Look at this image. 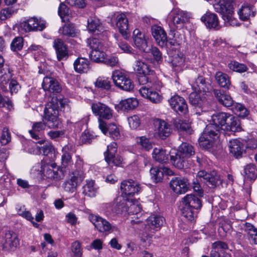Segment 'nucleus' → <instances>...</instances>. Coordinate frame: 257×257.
Returning a JSON list of instances; mask_svg holds the SVG:
<instances>
[{"instance_id": "obj_56", "label": "nucleus", "mask_w": 257, "mask_h": 257, "mask_svg": "<svg viewBox=\"0 0 257 257\" xmlns=\"http://www.w3.org/2000/svg\"><path fill=\"white\" fill-rule=\"evenodd\" d=\"M132 201V200H131ZM132 203V202H131ZM130 206H127V211L129 214H137L141 211L142 207L140 204L135 201L132 203H130Z\"/></svg>"}, {"instance_id": "obj_54", "label": "nucleus", "mask_w": 257, "mask_h": 257, "mask_svg": "<svg viewBox=\"0 0 257 257\" xmlns=\"http://www.w3.org/2000/svg\"><path fill=\"white\" fill-rule=\"evenodd\" d=\"M23 47V38L21 37L15 38L11 44V49L13 51L21 50Z\"/></svg>"}, {"instance_id": "obj_45", "label": "nucleus", "mask_w": 257, "mask_h": 257, "mask_svg": "<svg viewBox=\"0 0 257 257\" xmlns=\"http://www.w3.org/2000/svg\"><path fill=\"white\" fill-rule=\"evenodd\" d=\"M105 160L110 167H120L123 163L122 158L119 155L106 156Z\"/></svg>"}, {"instance_id": "obj_15", "label": "nucleus", "mask_w": 257, "mask_h": 257, "mask_svg": "<svg viewBox=\"0 0 257 257\" xmlns=\"http://www.w3.org/2000/svg\"><path fill=\"white\" fill-rule=\"evenodd\" d=\"M90 220L99 232L105 233L111 232L112 226L105 219L99 216L92 215L90 217Z\"/></svg>"}, {"instance_id": "obj_55", "label": "nucleus", "mask_w": 257, "mask_h": 257, "mask_svg": "<svg viewBox=\"0 0 257 257\" xmlns=\"http://www.w3.org/2000/svg\"><path fill=\"white\" fill-rule=\"evenodd\" d=\"M103 63L112 67H118L120 65L118 57L113 55L105 57Z\"/></svg>"}, {"instance_id": "obj_23", "label": "nucleus", "mask_w": 257, "mask_h": 257, "mask_svg": "<svg viewBox=\"0 0 257 257\" xmlns=\"http://www.w3.org/2000/svg\"><path fill=\"white\" fill-rule=\"evenodd\" d=\"M42 87L44 90L50 92L59 93L61 90V87L58 81L51 77L44 78Z\"/></svg>"}, {"instance_id": "obj_3", "label": "nucleus", "mask_w": 257, "mask_h": 257, "mask_svg": "<svg viewBox=\"0 0 257 257\" xmlns=\"http://www.w3.org/2000/svg\"><path fill=\"white\" fill-rule=\"evenodd\" d=\"M111 77L115 85L119 89L129 92L133 90L134 84L125 73L115 70L112 72Z\"/></svg>"}, {"instance_id": "obj_20", "label": "nucleus", "mask_w": 257, "mask_h": 257, "mask_svg": "<svg viewBox=\"0 0 257 257\" xmlns=\"http://www.w3.org/2000/svg\"><path fill=\"white\" fill-rule=\"evenodd\" d=\"M139 92L143 97L149 99L153 103H160L162 100V96L158 92L146 86H142L139 89Z\"/></svg>"}, {"instance_id": "obj_34", "label": "nucleus", "mask_w": 257, "mask_h": 257, "mask_svg": "<svg viewBox=\"0 0 257 257\" xmlns=\"http://www.w3.org/2000/svg\"><path fill=\"white\" fill-rule=\"evenodd\" d=\"M134 70L141 75H152L153 73V71L150 69L149 66L140 60L135 61Z\"/></svg>"}, {"instance_id": "obj_1", "label": "nucleus", "mask_w": 257, "mask_h": 257, "mask_svg": "<svg viewBox=\"0 0 257 257\" xmlns=\"http://www.w3.org/2000/svg\"><path fill=\"white\" fill-rule=\"evenodd\" d=\"M213 123L207 125L198 141L201 147L207 149L210 148L213 142L219 138L221 135L225 136V132L222 128L225 124V113H218L211 116Z\"/></svg>"}, {"instance_id": "obj_64", "label": "nucleus", "mask_w": 257, "mask_h": 257, "mask_svg": "<svg viewBox=\"0 0 257 257\" xmlns=\"http://www.w3.org/2000/svg\"><path fill=\"white\" fill-rule=\"evenodd\" d=\"M212 248L217 250L218 252L222 254L224 257L225 254V243L222 241H218L212 244Z\"/></svg>"}, {"instance_id": "obj_17", "label": "nucleus", "mask_w": 257, "mask_h": 257, "mask_svg": "<svg viewBox=\"0 0 257 257\" xmlns=\"http://www.w3.org/2000/svg\"><path fill=\"white\" fill-rule=\"evenodd\" d=\"M165 222L164 218L160 215L153 214L147 219V224L145 225L146 229L154 233L159 230Z\"/></svg>"}, {"instance_id": "obj_25", "label": "nucleus", "mask_w": 257, "mask_h": 257, "mask_svg": "<svg viewBox=\"0 0 257 257\" xmlns=\"http://www.w3.org/2000/svg\"><path fill=\"white\" fill-rule=\"evenodd\" d=\"M133 40L135 46L140 50L147 52V42L145 35L140 30L135 29L133 32Z\"/></svg>"}, {"instance_id": "obj_48", "label": "nucleus", "mask_w": 257, "mask_h": 257, "mask_svg": "<svg viewBox=\"0 0 257 257\" xmlns=\"http://www.w3.org/2000/svg\"><path fill=\"white\" fill-rule=\"evenodd\" d=\"M138 145L141 147L142 149L149 151L152 148V145L150 140L145 136L137 137L136 139Z\"/></svg>"}, {"instance_id": "obj_33", "label": "nucleus", "mask_w": 257, "mask_h": 257, "mask_svg": "<svg viewBox=\"0 0 257 257\" xmlns=\"http://www.w3.org/2000/svg\"><path fill=\"white\" fill-rule=\"evenodd\" d=\"M73 65L74 70L78 73H86L89 69V62L84 58H78Z\"/></svg>"}, {"instance_id": "obj_47", "label": "nucleus", "mask_w": 257, "mask_h": 257, "mask_svg": "<svg viewBox=\"0 0 257 257\" xmlns=\"http://www.w3.org/2000/svg\"><path fill=\"white\" fill-rule=\"evenodd\" d=\"M189 102L192 105L198 107H202L203 99L199 93L196 92H191L189 95Z\"/></svg>"}, {"instance_id": "obj_42", "label": "nucleus", "mask_w": 257, "mask_h": 257, "mask_svg": "<svg viewBox=\"0 0 257 257\" xmlns=\"http://www.w3.org/2000/svg\"><path fill=\"white\" fill-rule=\"evenodd\" d=\"M59 33L63 35L74 37L76 35L77 31L72 24H65L59 29Z\"/></svg>"}, {"instance_id": "obj_46", "label": "nucleus", "mask_w": 257, "mask_h": 257, "mask_svg": "<svg viewBox=\"0 0 257 257\" xmlns=\"http://www.w3.org/2000/svg\"><path fill=\"white\" fill-rule=\"evenodd\" d=\"M238 14L240 19L243 21L248 20L251 14H252V17L254 16L252 7L247 5H243L238 11Z\"/></svg>"}, {"instance_id": "obj_44", "label": "nucleus", "mask_w": 257, "mask_h": 257, "mask_svg": "<svg viewBox=\"0 0 257 257\" xmlns=\"http://www.w3.org/2000/svg\"><path fill=\"white\" fill-rule=\"evenodd\" d=\"M151 178L153 182L157 183L160 182L163 178V170L162 168L152 167L150 170Z\"/></svg>"}, {"instance_id": "obj_57", "label": "nucleus", "mask_w": 257, "mask_h": 257, "mask_svg": "<svg viewBox=\"0 0 257 257\" xmlns=\"http://www.w3.org/2000/svg\"><path fill=\"white\" fill-rule=\"evenodd\" d=\"M174 125L176 128L181 131H189L190 125L186 121L181 119H176L174 121Z\"/></svg>"}, {"instance_id": "obj_62", "label": "nucleus", "mask_w": 257, "mask_h": 257, "mask_svg": "<svg viewBox=\"0 0 257 257\" xmlns=\"http://www.w3.org/2000/svg\"><path fill=\"white\" fill-rule=\"evenodd\" d=\"M28 152L33 155H38L41 153V148L33 142H29Z\"/></svg>"}, {"instance_id": "obj_8", "label": "nucleus", "mask_w": 257, "mask_h": 257, "mask_svg": "<svg viewBox=\"0 0 257 257\" xmlns=\"http://www.w3.org/2000/svg\"><path fill=\"white\" fill-rule=\"evenodd\" d=\"M20 26L25 32L42 31L46 28V22L41 19L33 17L23 22Z\"/></svg>"}, {"instance_id": "obj_51", "label": "nucleus", "mask_w": 257, "mask_h": 257, "mask_svg": "<svg viewBox=\"0 0 257 257\" xmlns=\"http://www.w3.org/2000/svg\"><path fill=\"white\" fill-rule=\"evenodd\" d=\"M87 45L90 47L92 50L97 49H102L103 46L100 40L96 38H90L87 39Z\"/></svg>"}, {"instance_id": "obj_63", "label": "nucleus", "mask_w": 257, "mask_h": 257, "mask_svg": "<svg viewBox=\"0 0 257 257\" xmlns=\"http://www.w3.org/2000/svg\"><path fill=\"white\" fill-rule=\"evenodd\" d=\"M130 126L133 129H136L140 124V120L138 116L133 115L127 119Z\"/></svg>"}, {"instance_id": "obj_9", "label": "nucleus", "mask_w": 257, "mask_h": 257, "mask_svg": "<svg viewBox=\"0 0 257 257\" xmlns=\"http://www.w3.org/2000/svg\"><path fill=\"white\" fill-rule=\"evenodd\" d=\"M189 181L185 177H175L170 182V188L177 194L186 193L189 189Z\"/></svg>"}, {"instance_id": "obj_18", "label": "nucleus", "mask_w": 257, "mask_h": 257, "mask_svg": "<svg viewBox=\"0 0 257 257\" xmlns=\"http://www.w3.org/2000/svg\"><path fill=\"white\" fill-rule=\"evenodd\" d=\"M170 57L171 58V63L174 71L179 72L183 70V67L185 65V59L183 54L178 50L170 51L169 53Z\"/></svg>"}, {"instance_id": "obj_35", "label": "nucleus", "mask_w": 257, "mask_h": 257, "mask_svg": "<svg viewBox=\"0 0 257 257\" xmlns=\"http://www.w3.org/2000/svg\"><path fill=\"white\" fill-rule=\"evenodd\" d=\"M98 188L93 180H88L83 187V193L89 197H94L97 192Z\"/></svg>"}, {"instance_id": "obj_37", "label": "nucleus", "mask_w": 257, "mask_h": 257, "mask_svg": "<svg viewBox=\"0 0 257 257\" xmlns=\"http://www.w3.org/2000/svg\"><path fill=\"white\" fill-rule=\"evenodd\" d=\"M138 100L135 98H128L122 100L119 103L120 108L123 111L132 110L138 105Z\"/></svg>"}, {"instance_id": "obj_61", "label": "nucleus", "mask_w": 257, "mask_h": 257, "mask_svg": "<svg viewBox=\"0 0 257 257\" xmlns=\"http://www.w3.org/2000/svg\"><path fill=\"white\" fill-rule=\"evenodd\" d=\"M71 250L75 257H81L82 250L79 241H75L72 243Z\"/></svg>"}, {"instance_id": "obj_14", "label": "nucleus", "mask_w": 257, "mask_h": 257, "mask_svg": "<svg viewBox=\"0 0 257 257\" xmlns=\"http://www.w3.org/2000/svg\"><path fill=\"white\" fill-rule=\"evenodd\" d=\"M169 104L175 111L183 114L188 112V105L185 99L178 95H174L169 100Z\"/></svg>"}, {"instance_id": "obj_40", "label": "nucleus", "mask_w": 257, "mask_h": 257, "mask_svg": "<svg viewBox=\"0 0 257 257\" xmlns=\"http://www.w3.org/2000/svg\"><path fill=\"white\" fill-rule=\"evenodd\" d=\"M153 158L160 163H165L168 160V155L165 150L162 149L155 148L152 153Z\"/></svg>"}, {"instance_id": "obj_10", "label": "nucleus", "mask_w": 257, "mask_h": 257, "mask_svg": "<svg viewBox=\"0 0 257 257\" xmlns=\"http://www.w3.org/2000/svg\"><path fill=\"white\" fill-rule=\"evenodd\" d=\"M197 177L207 186L212 188H214L220 181L219 175L214 171L210 173L200 171L197 174Z\"/></svg>"}, {"instance_id": "obj_60", "label": "nucleus", "mask_w": 257, "mask_h": 257, "mask_svg": "<svg viewBox=\"0 0 257 257\" xmlns=\"http://www.w3.org/2000/svg\"><path fill=\"white\" fill-rule=\"evenodd\" d=\"M66 146L63 148V154L61 157L62 165L65 168L71 163V156L69 153L66 151Z\"/></svg>"}, {"instance_id": "obj_29", "label": "nucleus", "mask_w": 257, "mask_h": 257, "mask_svg": "<svg viewBox=\"0 0 257 257\" xmlns=\"http://www.w3.org/2000/svg\"><path fill=\"white\" fill-rule=\"evenodd\" d=\"M241 130L239 120L235 117L226 112V131L233 132H240Z\"/></svg>"}, {"instance_id": "obj_26", "label": "nucleus", "mask_w": 257, "mask_h": 257, "mask_svg": "<svg viewBox=\"0 0 257 257\" xmlns=\"http://www.w3.org/2000/svg\"><path fill=\"white\" fill-rule=\"evenodd\" d=\"M201 20L208 28L217 30L219 28L218 18L213 13L209 12H206L201 17Z\"/></svg>"}, {"instance_id": "obj_39", "label": "nucleus", "mask_w": 257, "mask_h": 257, "mask_svg": "<svg viewBox=\"0 0 257 257\" xmlns=\"http://www.w3.org/2000/svg\"><path fill=\"white\" fill-rule=\"evenodd\" d=\"M182 216L187 220L193 222L197 217L198 210L183 205L181 209Z\"/></svg>"}, {"instance_id": "obj_43", "label": "nucleus", "mask_w": 257, "mask_h": 257, "mask_svg": "<svg viewBox=\"0 0 257 257\" xmlns=\"http://www.w3.org/2000/svg\"><path fill=\"white\" fill-rule=\"evenodd\" d=\"M90 58L92 61L97 63H103L106 57L105 53L103 52V48L91 50L90 55Z\"/></svg>"}, {"instance_id": "obj_22", "label": "nucleus", "mask_w": 257, "mask_h": 257, "mask_svg": "<svg viewBox=\"0 0 257 257\" xmlns=\"http://www.w3.org/2000/svg\"><path fill=\"white\" fill-rule=\"evenodd\" d=\"M131 202L130 199H126L122 196H118L112 203L111 210L116 214L127 211L128 203H131Z\"/></svg>"}, {"instance_id": "obj_16", "label": "nucleus", "mask_w": 257, "mask_h": 257, "mask_svg": "<svg viewBox=\"0 0 257 257\" xmlns=\"http://www.w3.org/2000/svg\"><path fill=\"white\" fill-rule=\"evenodd\" d=\"M91 109L93 113L100 118L109 119L112 116V110L106 105L100 102L93 103Z\"/></svg>"}, {"instance_id": "obj_53", "label": "nucleus", "mask_w": 257, "mask_h": 257, "mask_svg": "<svg viewBox=\"0 0 257 257\" xmlns=\"http://www.w3.org/2000/svg\"><path fill=\"white\" fill-rule=\"evenodd\" d=\"M107 135L113 140H117L119 137V132L116 125L114 123L109 124L107 128Z\"/></svg>"}, {"instance_id": "obj_50", "label": "nucleus", "mask_w": 257, "mask_h": 257, "mask_svg": "<svg viewBox=\"0 0 257 257\" xmlns=\"http://www.w3.org/2000/svg\"><path fill=\"white\" fill-rule=\"evenodd\" d=\"M95 85L98 88L108 90L111 87L110 81L108 78L99 77L96 82Z\"/></svg>"}, {"instance_id": "obj_2", "label": "nucleus", "mask_w": 257, "mask_h": 257, "mask_svg": "<svg viewBox=\"0 0 257 257\" xmlns=\"http://www.w3.org/2000/svg\"><path fill=\"white\" fill-rule=\"evenodd\" d=\"M58 104L57 99L53 98L48 102L44 110V122H37L33 124L32 130L29 131L31 137L36 140L39 139L37 133L44 130L46 126L49 128H59L61 125V121L58 118Z\"/></svg>"}, {"instance_id": "obj_31", "label": "nucleus", "mask_w": 257, "mask_h": 257, "mask_svg": "<svg viewBox=\"0 0 257 257\" xmlns=\"http://www.w3.org/2000/svg\"><path fill=\"white\" fill-rule=\"evenodd\" d=\"M229 150L236 158L240 157L244 151L243 145L238 140H231L229 142Z\"/></svg>"}, {"instance_id": "obj_38", "label": "nucleus", "mask_w": 257, "mask_h": 257, "mask_svg": "<svg viewBox=\"0 0 257 257\" xmlns=\"http://www.w3.org/2000/svg\"><path fill=\"white\" fill-rule=\"evenodd\" d=\"M0 75V88L4 92L7 91V87L6 85H7L10 79L11 78L12 74L7 68H5L3 70V73Z\"/></svg>"}, {"instance_id": "obj_12", "label": "nucleus", "mask_w": 257, "mask_h": 257, "mask_svg": "<svg viewBox=\"0 0 257 257\" xmlns=\"http://www.w3.org/2000/svg\"><path fill=\"white\" fill-rule=\"evenodd\" d=\"M83 178V175L81 172H74L71 178L63 183L62 187L65 191L73 193L76 190L78 184Z\"/></svg>"}, {"instance_id": "obj_24", "label": "nucleus", "mask_w": 257, "mask_h": 257, "mask_svg": "<svg viewBox=\"0 0 257 257\" xmlns=\"http://www.w3.org/2000/svg\"><path fill=\"white\" fill-rule=\"evenodd\" d=\"M53 47L55 49L57 59L59 61L68 58V53L66 45L61 39H56L54 40L53 41Z\"/></svg>"}, {"instance_id": "obj_52", "label": "nucleus", "mask_w": 257, "mask_h": 257, "mask_svg": "<svg viewBox=\"0 0 257 257\" xmlns=\"http://www.w3.org/2000/svg\"><path fill=\"white\" fill-rule=\"evenodd\" d=\"M213 5L215 11L222 16L223 19H225V0H215Z\"/></svg>"}, {"instance_id": "obj_49", "label": "nucleus", "mask_w": 257, "mask_h": 257, "mask_svg": "<svg viewBox=\"0 0 257 257\" xmlns=\"http://www.w3.org/2000/svg\"><path fill=\"white\" fill-rule=\"evenodd\" d=\"M228 66L230 69L238 73L246 72L248 69L246 65L236 61H231Z\"/></svg>"}, {"instance_id": "obj_36", "label": "nucleus", "mask_w": 257, "mask_h": 257, "mask_svg": "<svg viewBox=\"0 0 257 257\" xmlns=\"http://www.w3.org/2000/svg\"><path fill=\"white\" fill-rule=\"evenodd\" d=\"M188 159L194 155L195 151L193 147L187 143H183L176 151Z\"/></svg>"}, {"instance_id": "obj_21", "label": "nucleus", "mask_w": 257, "mask_h": 257, "mask_svg": "<svg viewBox=\"0 0 257 257\" xmlns=\"http://www.w3.org/2000/svg\"><path fill=\"white\" fill-rule=\"evenodd\" d=\"M156 131L159 137L164 140L168 137L172 132L170 124L165 121L161 119H157L155 121Z\"/></svg>"}, {"instance_id": "obj_11", "label": "nucleus", "mask_w": 257, "mask_h": 257, "mask_svg": "<svg viewBox=\"0 0 257 257\" xmlns=\"http://www.w3.org/2000/svg\"><path fill=\"white\" fill-rule=\"evenodd\" d=\"M120 189L122 193L127 196H133L141 191V184L133 180H124L122 182Z\"/></svg>"}, {"instance_id": "obj_4", "label": "nucleus", "mask_w": 257, "mask_h": 257, "mask_svg": "<svg viewBox=\"0 0 257 257\" xmlns=\"http://www.w3.org/2000/svg\"><path fill=\"white\" fill-rule=\"evenodd\" d=\"M19 244L17 234L11 230L5 231L4 235L0 238V245L2 246L3 250L6 251L15 250Z\"/></svg>"}, {"instance_id": "obj_19", "label": "nucleus", "mask_w": 257, "mask_h": 257, "mask_svg": "<svg viewBox=\"0 0 257 257\" xmlns=\"http://www.w3.org/2000/svg\"><path fill=\"white\" fill-rule=\"evenodd\" d=\"M152 34L157 44L163 48L167 45V36L164 30L160 26H153L151 29Z\"/></svg>"}, {"instance_id": "obj_27", "label": "nucleus", "mask_w": 257, "mask_h": 257, "mask_svg": "<svg viewBox=\"0 0 257 257\" xmlns=\"http://www.w3.org/2000/svg\"><path fill=\"white\" fill-rule=\"evenodd\" d=\"M170 160L173 165L179 169H183L188 166V159L177 152L171 153Z\"/></svg>"}, {"instance_id": "obj_6", "label": "nucleus", "mask_w": 257, "mask_h": 257, "mask_svg": "<svg viewBox=\"0 0 257 257\" xmlns=\"http://www.w3.org/2000/svg\"><path fill=\"white\" fill-rule=\"evenodd\" d=\"M170 17L172 25V26L170 25L171 31L183 28L184 24L188 21L189 19L188 13L177 9L171 12Z\"/></svg>"}, {"instance_id": "obj_5", "label": "nucleus", "mask_w": 257, "mask_h": 257, "mask_svg": "<svg viewBox=\"0 0 257 257\" xmlns=\"http://www.w3.org/2000/svg\"><path fill=\"white\" fill-rule=\"evenodd\" d=\"M41 171L47 178L55 181L60 180L64 177L63 171L55 163H47L42 161Z\"/></svg>"}, {"instance_id": "obj_7", "label": "nucleus", "mask_w": 257, "mask_h": 257, "mask_svg": "<svg viewBox=\"0 0 257 257\" xmlns=\"http://www.w3.org/2000/svg\"><path fill=\"white\" fill-rule=\"evenodd\" d=\"M231 111L241 117H245L249 114L248 110L244 105L233 102L230 95L226 93V112Z\"/></svg>"}, {"instance_id": "obj_13", "label": "nucleus", "mask_w": 257, "mask_h": 257, "mask_svg": "<svg viewBox=\"0 0 257 257\" xmlns=\"http://www.w3.org/2000/svg\"><path fill=\"white\" fill-rule=\"evenodd\" d=\"M111 20L112 23H115L121 35L126 36L128 24L125 14L117 13L112 16Z\"/></svg>"}, {"instance_id": "obj_30", "label": "nucleus", "mask_w": 257, "mask_h": 257, "mask_svg": "<svg viewBox=\"0 0 257 257\" xmlns=\"http://www.w3.org/2000/svg\"><path fill=\"white\" fill-rule=\"evenodd\" d=\"M233 0H226V24L232 26H238V23L236 19L233 17Z\"/></svg>"}, {"instance_id": "obj_59", "label": "nucleus", "mask_w": 257, "mask_h": 257, "mask_svg": "<svg viewBox=\"0 0 257 257\" xmlns=\"http://www.w3.org/2000/svg\"><path fill=\"white\" fill-rule=\"evenodd\" d=\"M114 37L118 41L117 45L120 48V49L124 53H128V54H131L132 53V50L133 49L132 47L128 45L127 43H126L124 41H120L118 40V37L114 35Z\"/></svg>"}, {"instance_id": "obj_32", "label": "nucleus", "mask_w": 257, "mask_h": 257, "mask_svg": "<svg viewBox=\"0 0 257 257\" xmlns=\"http://www.w3.org/2000/svg\"><path fill=\"white\" fill-rule=\"evenodd\" d=\"M87 28L89 31L98 35L103 32V28L99 19L95 17H90L87 20Z\"/></svg>"}, {"instance_id": "obj_41", "label": "nucleus", "mask_w": 257, "mask_h": 257, "mask_svg": "<svg viewBox=\"0 0 257 257\" xmlns=\"http://www.w3.org/2000/svg\"><path fill=\"white\" fill-rule=\"evenodd\" d=\"M244 177L246 179L254 180L257 177V169L253 164H248L244 168Z\"/></svg>"}, {"instance_id": "obj_58", "label": "nucleus", "mask_w": 257, "mask_h": 257, "mask_svg": "<svg viewBox=\"0 0 257 257\" xmlns=\"http://www.w3.org/2000/svg\"><path fill=\"white\" fill-rule=\"evenodd\" d=\"M11 140V134L8 128L5 127L3 128L1 137V143L3 145H6Z\"/></svg>"}, {"instance_id": "obj_28", "label": "nucleus", "mask_w": 257, "mask_h": 257, "mask_svg": "<svg viewBox=\"0 0 257 257\" xmlns=\"http://www.w3.org/2000/svg\"><path fill=\"white\" fill-rule=\"evenodd\" d=\"M183 205L192 208L195 210H199L202 207L200 199L193 194H187L182 199Z\"/></svg>"}]
</instances>
